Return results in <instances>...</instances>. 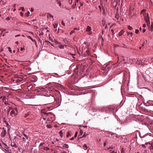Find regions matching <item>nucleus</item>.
Masks as SVG:
<instances>
[{
	"label": "nucleus",
	"instance_id": "1",
	"mask_svg": "<svg viewBox=\"0 0 153 153\" xmlns=\"http://www.w3.org/2000/svg\"><path fill=\"white\" fill-rule=\"evenodd\" d=\"M8 111L10 112V115L13 117L16 116L18 113V110L16 107L12 108V107H10Z\"/></svg>",
	"mask_w": 153,
	"mask_h": 153
},
{
	"label": "nucleus",
	"instance_id": "2",
	"mask_svg": "<svg viewBox=\"0 0 153 153\" xmlns=\"http://www.w3.org/2000/svg\"><path fill=\"white\" fill-rule=\"evenodd\" d=\"M45 143H41L40 144V145L39 146V149H40L42 151H43L44 150L46 151L49 150L50 149L48 147L43 146V145Z\"/></svg>",
	"mask_w": 153,
	"mask_h": 153
},
{
	"label": "nucleus",
	"instance_id": "3",
	"mask_svg": "<svg viewBox=\"0 0 153 153\" xmlns=\"http://www.w3.org/2000/svg\"><path fill=\"white\" fill-rule=\"evenodd\" d=\"M1 147L4 149L5 150L7 153H12V151L11 149H10V148L7 147L6 144H4Z\"/></svg>",
	"mask_w": 153,
	"mask_h": 153
},
{
	"label": "nucleus",
	"instance_id": "4",
	"mask_svg": "<svg viewBox=\"0 0 153 153\" xmlns=\"http://www.w3.org/2000/svg\"><path fill=\"white\" fill-rule=\"evenodd\" d=\"M145 20L146 21L147 25L148 26H150V22L149 17V13H146L144 16Z\"/></svg>",
	"mask_w": 153,
	"mask_h": 153
},
{
	"label": "nucleus",
	"instance_id": "5",
	"mask_svg": "<svg viewBox=\"0 0 153 153\" xmlns=\"http://www.w3.org/2000/svg\"><path fill=\"white\" fill-rule=\"evenodd\" d=\"M43 114L44 115H46L47 116L51 114V113L50 112H48L47 111H43L42 112Z\"/></svg>",
	"mask_w": 153,
	"mask_h": 153
},
{
	"label": "nucleus",
	"instance_id": "6",
	"mask_svg": "<svg viewBox=\"0 0 153 153\" xmlns=\"http://www.w3.org/2000/svg\"><path fill=\"white\" fill-rule=\"evenodd\" d=\"M125 32V31L124 30H122L119 33L118 35L119 36H121Z\"/></svg>",
	"mask_w": 153,
	"mask_h": 153
},
{
	"label": "nucleus",
	"instance_id": "7",
	"mask_svg": "<svg viewBox=\"0 0 153 153\" xmlns=\"http://www.w3.org/2000/svg\"><path fill=\"white\" fill-rule=\"evenodd\" d=\"M6 131L5 130H4V131L1 133V135L2 136L4 137L6 136Z\"/></svg>",
	"mask_w": 153,
	"mask_h": 153
},
{
	"label": "nucleus",
	"instance_id": "8",
	"mask_svg": "<svg viewBox=\"0 0 153 153\" xmlns=\"http://www.w3.org/2000/svg\"><path fill=\"white\" fill-rule=\"evenodd\" d=\"M148 144H149V145H151L150 147V149L153 150V142H152L151 143H149Z\"/></svg>",
	"mask_w": 153,
	"mask_h": 153
},
{
	"label": "nucleus",
	"instance_id": "9",
	"mask_svg": "<svg viewBox=\"0 0 153 153\" xmlns=\"http://www.w3.org/2000/svg\"><path fill=\"white\" fill-rule=\"evenodd\" d=\"M91 30V27L90 26H88L86 28V31L87 32H89Z\"/></svg>",
	"mask_w": 153,
	"mask_h": 153
},
{
	"label": "nucleus",
	"instance_id": "10",
	"mask_svg": "<svg viewBox=\"0 0 153 153\" xmlns=\"http://www.w3.org/2000/svg\"><path fill=\"white\" fill-rule=\"evenodd\" d=\"M23 80V79L22 78H19L18 79L16 80V82H20L22 81Z\"/></svg>",
	"mask_w": 153,
	"mask_h": 153
},
{
	"label": "nucleus",
	"instance_id": "11",
	"mask_svg": "<svg viewBox=\"0 0 153 153\" xmlns=\"http://www.w3.org/2000/svg\"><path fill=\"white\" fill-rule=\"evenodd\" d=\"M11 146L12 147H15L16 148L17 147V145L14 143H11Z\"/></svg>",
	"mask_w": 153,
	"mask_h": 153
},
{
	"label": "nucleus",
	"instance_id": "12",
	"mask_svg": "<svg viewBox=\"0 0 153 153\" xmlns=\"http://www.w3.org/2000/svg\"><path fill=\"white\" fill-rule=\"evenodd\" d=\"M71 136V133L70 132H68L67 134L66 135V137H69Z\"/></svg>",
	"mask_w": 153,
	"mask_h": 153
},
{
	"label": "nucleus",
	"instance_id": "13",
	"mask_svg": "<svg viewBox=\"0 0 153 153\" xmlns=\"http://www.w3.org/2000/svg\"><path fill=\"white\" fill-rule=\"evenodd\" d=\"M88 135V133H86V132H84V134L82 136V137H85Z\"/></svg>",
	"mask_w": 153,
	"mask_h": 153
},
{
	"label": "nucleus",
	"instance_id": "14",
	"mask_svg": "<svg viewBox=\"0 0 153 153\" xmlns=\"http://www.w3.org/2000/svg\"><path fill=\"white\" fill-rule=\"evenodd\" d=\"M27 37L29 39H30L33 42H35V41L34 39H33L32 38V37L30 36H27Z\"/></svg>",
	"mask_w": 153,
	"mask_h": 153
},
{
	"label": "nucleus",
	"instance_id": "15",
	"mask_svg": "<svg viewBox=\"0 0 153 153\" xmlns=\"http://www.w3.org/2000/svg\"><path fill=\"white\" fill-rule=\"evenodd\" d=\"M19 10H22V11H25V9L24 7H20L19 9Z\"/></svg>",
	"mask_w": 153,
	"mask_h": 153
},
{
	"label": "nucleus",
	"instance_id": "16",
	"mask_svg": "<svg viewBox=\"0 0 153 153\" xmlns=\"http://www.w3.org/2000/svg\"><path fill=\"white\" fill-rule=\"evenodd\" d=\"M59 47L60 49H64V46L63 45H60L59 46Z\"/></svg>",
	"mask_w": 153,
	"mask_h": 153
},
{
	"label": "nucleus",
	"instance_id": "17",
	"mask_svg": "<svg viewBox=\"0 0 153 153\" xmlns=\"http://www.w3.org/2000/svg\"><path fill=\"white\" fill-rule=\"evenodd\" d=\"M142 62V61H137V62H136V63L137 64L139 65V64H141Z\"/></svg>",
	"mask_w": 153,
	"mask_h": 153
},
{
	"label": "nucleus",
	"instance_id": "18",
	"mask_svg": "<svg viewBox=\"0 0 153 153\" xmlns=\"http://www.w3.org/2000/svg\"><path fill=\"white\" fill-rule=\"evenodd\" d=\"M64 147H65L66 148H68L69 147L68 145L67 144H65L63 146Z\"/></svg>",
	"mask_w": 153,
	"mask_h": 153
},
{
	"label": "nucleus",
	"instance_id": "19",
	"mask_svg": "<svg viewBox=\"0 0 153 153\" xmlns=\"http://www.w3.org/2000/svg\"><path fill=\"white\" fill-rule=\"evenodd\" d=\"M6 97L4 96L2 99L3 102H5V101H6Z\"/></svg>",
	"mask_w": 153,
	"mask_h": 153
},
{
	"label": "nucleus",
	"instance_id": "20",
	"mask_svg": "<svg viewBox=\"0 0 153 153\" xmlns=\"http://www.w3.org/2000/svg\"><path fill=\"white\" fill-rule=\"evenodd\" d=\"M23 134V135L25 137L26 139V140H28V136H27V135L26 134L24 133Z\"/></svg>",
	"mask_w": 153,
	"mask_h": 153
},
{
	"label": "nucleus",
	"instance_id": "21",
	"mask_svg": "<svg viewBox=\"0 0 153 153\" xmlns=\"http://www.w3.org/2000/svg\"><path fill=\"white\" fill-rule=\"evenodd\" d=\"M79 3H80V6H82L83 5V2H82L81 1V0H79Z\"/></svg>",
	"mask_w": 153,
	"mask_h": 153
},
{
	"label": "nucleus",
	"instance_id": "22",
	"mask_svg": "<svg viewBox=\"0 0 153 153\" xmlns=\"http://www.w3.org/2000/svg\"><path fill=\"white\" fill-rule=\"evenodd\" d=\"M83 147L84 148H85V150H86L87 148V146L85 144L84 145Z\"/></svg>",
	"mask_w": 153,
	"mask_h": 153
},
{
	"label": "nucleus",
	"instance_id": "23",
	"mask_svg": "<svg viewBox=\"0 0 153 153\" xmlns=\"http://www.w3.org/2000/svg\"><path fill=\"white\" fill-rule=\"evenodd\" d=\"M150 33L153 34V29L151 27L150 30Z\"/></svg>",
	"mask_w": 153,
	"mask_h": 153
},
{
	"label": "nucleus",
	"instance_id": "24",
	"mask_svg": "<svg viewBox=\"0 0 153 153\" xmlns=\"http://www.w3.org/2000/svg\"><path fill=\"white\" fill-rule=\"evenodd\" d=\"M30 12L28 11L26 14V16L27 17L28 16L30 15Z\"/></svg>",
	"mask_w": 153,
	"mask_h": 153
},
{
	"label": "nucleus",
	"instance_id": "25",
	"mask_svg": "<svg viewBox=\"0 0 153 153\" xmlns=\"http://www.w3.org/2000/svg\"><path fill=\"white\" fill-rule=\"evenodd\" d=\"M4 102V104L6 105H9V104L6 101H5V102Z\"/></svg>",
	"mask_w": 153,
	"mask_h": 153
},
{
	"label": "nucleus",
	"instance_id": "26",
	"mask_svg": "<svg viewBox=\"0 0 153 153\" xmlns=\"http://www.w3.org/2000/svg\"><path fill=\"white\" fill-rule=\"evenodd\" d=\"M128 28L130 30H133V28L130 26H128Z\"/></svg>",
	"mask_w": 153,
	"mask_h": 153
},
{
	"label": "nucleus",
	"instance_id": "27",
	"mask_svg": "<svg viewBox=\"0 0 153 153\" xmlns=\"http://www.w3.org/2000/svg\"><path fill=\"white\" fill-rule=\"evenodd\" d=\"M58 26V24H55L53 25V27L54 28H56Z\"/></svg>",
	"mask_w": 153,
	"mask_h": 153
},
{
	"label": "nucleus",
	"instance_id": "28",
	"mask_svg": "<svg viewBox=\"0 0 153 153\" xmlns=\"http://www.w3.org/2000/svg\"><path fill=\"white\" fill-rule=\"evenodd\" d=\"M63 41L65 42V43H67V42H68V41L67 40V39H64L63 40Z\"/></svg>",
	"mask_w": 153,
	"mask_h": 153
},
{
	"label": "nucleus",
	"instance_id": "29",
	"mask_svg": "<svg viewBox=\"0 0 153 153\" xmlns=\"http://www.w3.org/2000/svg\"><path fill=\"white\" fill-rule=\"evenodd\" d=\"M139 30L137 29H136L135 31V33L136 34H138L139 33Z\"/></svg>",
	"mask_w": 153,
	"mask_h": 153
},
{
	"label": "nucleus",
	"instance_id": "30",
	"mask_svg": "<svg viewBox=\"0 0 153 153\" xmlns=\"http://www.w3.org/2000/svg\"><path fill=\"white\" fill-rule=\"evenodd\" d=\"M46 126L48 128H51L52 127V126L51 125H47Z\"/></svg>",
	"mask_w": 153,
	"mask_h": 153
},
{
	"label": "nucleus",
	"instance_id": "31",
	"mask_svg": "<svg viewBox=\"0 0 153 153\" xmlns=\"http://www.w3.org/2000/svg\"><path fill=\"white\" fill-rule=\"evenodd\" d=\"M76 6V4H73L72 5V7L73 8V9H74L75 7Z\"/></svg>",
	"mask_w": 153,
	"mask_h": 153
},
{
	"label": "nucleus",
	"instance_id": "32",
	"mask_svg": "<svg viewBox=\"0 0 153 153\" xmlns=\"http://www.w3.org/2000/svg\"><path fill=\"white\" fill-rule=\"evenodd\" d=\"M8 48L9 49V50H8L9 51V52H10L11 53H12V50H11V49L10 48V47H8Z\"/></svg>",
	"mask_w": 153,
	"mask_h": 153
},
{
	"label": "nucleus",
	"instance_id": "33",
	"mask_svg": "<svg viewBox=\"0 0 153 153\" xmlns=\"http://www.w3.org/2000/svg\"><path fill=\"white\" fill-rule=\"evenodd\" d=\"M73 0H69V2L70 4H72L73 3Z\"/></svg>",
	"mask_w": 153,
	"mask_h": 153
},
{
	"label": "nucleus",
	"instance_id": "34",
	"mask_svg": "<svg viewBox=\"0 0 153 153\" xmlns=\"http://www.w3.org/2000/svg\"><path fill=\"white\" fill-rule=\"evenodd\" d=\"M75 4H77L76 3H78V2L79 1V0H75Z\"/></svg>",
	"mask_w": 153,
	"mask_h": 153
},
{
	"label": "nucleus",
	"instance_id": "35",
	"mask_svg": "<svg viewBox=\"0 0 153 153\" xmlns=\"http://www.w3.org/2000/svg\"><path fill=\"white\" fill-rule=\"evenodd\" d=\"M77 134H78V133L77 132H76L75 134V135H74V137H75L76 138L77 136Z\"/></svg>",
	"mask_w": 153,
	"mask_h": 153
},
{
	"label": "nucleus",
	"instance_id": "36",
	"mask_svg": "<svg viewBox=\"0 0 153 153\" xmlns=\"http://www.w3.org/2000/svg\"><path fill=\"white\" fill-rule=\"evenodd\" d=\"M44 34V33L42 32H41V33H40L39 34V36H42V35H43Z\"/></svg>",
	"mask_w": 153,
	"mask_h": 153
},
{
	"label": "nucleus",
	"instance_id": "37",
	"mask_svg": "<svg viewBox=\"0 0 153 153\" xmlns=\"http://www.w3.org/2000/svg\"><path fill=\"white\" fill-rule=\"evenodd\" d=\"M74 32V31L72 30L71 31V32H70V34L71 35H72V34Z\"/></svg>",
	"mask_w": 153,
	"mask_h": 153
},
{
	"label": "nucleus",
	"instance_id": "38",
	"mask_svg": "<svg viewBox=\"0 0 153 153\" xmlns=\"http://www.w3.org/2000/svg\"><path fill=\"white\" fill-rule=\"evenodd\" d=\"M23 141L25 142H26V141L27 140H26V138H25L24 137H23Z\"/></svg>",
	"mask_w": 153,
	"mask_h": 153
},
{
	"label": "nucleus",
	"instance_id": "39",
	"mask_svg": "<svg viewBox=\"0 0 153 153\" xmlns=\"http://www.w3.org/2000/svg\"><path fill=\"white\" fill-rule=\"evenodd\" d=\"M146 31V30L145 29H143L142 30V31L143 33H144Z\"/></svg>",
	"mask_w": 153,
	"mask_h": 153
},
{
	"label": "nucleus",
	"instance_id": "40",
	"mask_svg": "<svg viewBox=\"0 0 153 153\" xmlns=\"http://www.w3.org/2000/svg\"><path fill=\"white\" fill-rule=\"evenodd\" d=\"M61 23H62V25H63L64 26L65 25V24L63 21H62V22Z\"/></svg>",
	"mask_w": 153,
	"mask_h": 153
},
{
	"label": "nucleus",
	"instance_id": "41",
	"mask_svg": "<svg viewBox=\"0 0 153 153\" xmlns=\"http://www.w3.org/2000/svg\"><path fill=\"white\" fill-rule=\"evenodd\" d=\"M80 133L81 134V135H82L83 133V131L82 130H80Z\"/></svg>",
	"mask_w": 153,
	"mask_h": 153
},
{
	"label": "nucleus",
	"instance_id": "42",
	"mask_svg": "<svg viewBox=\"0 0 153 153\" xmlns=\"http://www.w3.org/2000/svg\"><path fill=\"white\" fill-rule=\"evenodd\" d=\"M25 48H21L20 50H21V51H22L23 50H25Z\"/></svg>",
	"mask_w": 153,
	"mask_h": 153
},
{
	"label": "nucleus",
	"instance_id": "43",
	"mask_svg": "<svg viewBox=\"0 0 153 153\" xmlns=\"http://www.w3.org/2000/svg\"><path fill=\"white\" fill-rule=\"evenodd\" d=\"M49 17H52V18L53 17V16L52 15H51V14H50L49 15Z\"/></svg>",
	"mask_w": 153,
	"mask_h": 153
},
{
	"label": "nucleus",
	"instance_id": "44",
	"mask_svg": "<svg viewBox=\"0 0 153 153\" xmlns=\"http://www.w3.org/2000/svg\"><path fill=\"white\" fill-rule=\"evenodd\" d=\"M146 11L145 10H143L141 12V13H142L143 12H145Z\"/></svg>",
	"mask_w": 153,
	"mask_h": 153
},
{
	"label": "nucleus",
	"instance_id": "45",
	"mask_svg": "<svg viewBox=\"0 0 153 153\" xmlns=\"http://www.w3.org/2000/svg\"><path fill=\"white\" fill-rule=\"evenodd\" d=\"M115 134L114 133H111V135L112 136V135H115Z\"/></svg>",
	"mask_w": 153,
	"mask_h": 153
},
{
	"label": "nucleus",
	"instance_id": "46",
	"mask_svg": "<svg viewBox=\"0 0 153 153\" xmlns=\"http://www.w3.org/2000/svg\"><path fill=\"white\" fill-rule=\"evenodd\" d=\"M58 4H59V5L60 6L61 5V2H59L58 3Z\"/></svg>",
	"mask_w": 153,
	"mask_h": 153
},
{
	"label": "nucleus",
	"instance_id": "47",
	"mask_svg": "<svg viewBox=\"0 0 153 153\" xmlns=\"http://www.w3.org/2000/svg\"><path fill=\"white\" fill-rule=\"evenodd\" d=\"M49 40L52 42L53 41V39L51 38H49Z\"/></svg>",
	"mask_w": 153,
	"mask_h": 153
},
{
	"label": "nucleus",
	"instance_id": "48",
	"mask_svg": "<svg viewBox=\"0 0 153 153\" xmlns=\"http://www.w3.org/2000/svg\"><path fill=\"white\" fill-rule=\"evenodd\" d=\"M99 8L100 9V11H101L102 10H101V6H99Z\"/></svg>",
	"mask_w": 153,
	"mask_h": 153
},
{
	"label": "nucleus",
	"instance_id": "49",
	"mask_svg": "<svg viewBox=\"0 0 153 153\" xmlns=\"http://www.w3.org/2000/svg\"><path fill=\"white\" fill-rule=\"evenodd\" d=\"M131 36H132L133 35V33L132 32L130 33V34Z\"/></svg>",
	"mask_w": 153,
	"mask_h": 153
},
{
	"label": "nucleus",
	"instance_id": "50",
	"mask_svg": "<svg viewBox=\"0 0 153 153\" xmlns=\"http://www.w3.org/2000/svg\"><path fill=\"white\" fill-rule=\"evenodd\" d=\"M112 149V147H108V150H110V149Z\"/></svg>",
	"mask_w": 153,
	"mask_h": 153
},
{
	"label": "nucleus",
	"instance_id": "51",
	"mask_svg": "<svg viewBox=\"0 0 153 153\" xmlns=\"http://www.w3.org/2000/svg\"><path fill=\"white\" fill-rule=\"evenodd\" d=\"M20 36V35L19 34H18V35H16L15 36V37H17L19 36Z\"/></svg>",
	"mask_w": 153,
	"mask_h": 153
},
{
	"label": "nucleus",
	"instance_id": "52",
	"mask_svg": "<svg viewBox=\"0 0 153 153\" xmlns=\"http://www.w3.org/2000/svg\"><path fill=\"white\" fill-rule=\"evenodd\" d=\"M20 14L21 16H22L23 15V13L22 12L20 13Z\"/></svg>",
	"mask_w": 153,
	"mask_h": 153
},
{
	"label": "nucleus",
	"instance_id": "53",
	"mask_svg": "<svg viewBox=\"0 0 153 153\" xmlns=\"http://www.w3.org/2000/svg\"><path fill=\"white\" fill-rule=\"evenodd\" d=\"M146 26V24H143V27H145Z\"/></svg>",
	"mask_w": 153,
	"mask_h": 153
},
{
	"label": "nucleus",
	"instance_id": "54",
	"mask_svg": "<svg viewBox=\"0 0 153 153\" xmlns=\"http://www.w3.org/2000/svg\"><path fill=\"white\" fill-rule=\"evenodd\" d=\"M55 42L56 43H58V44H60L61 43H60L58 42L57 41H55Z\"/></svg>",
	"mask_w": 153,
	"mask_h": 153
},
{
	"label": "nucleus",
	"instance_id": "55",
	"mask_svg": "<svg viewBox=\"0 0 153 153\" xmlns=\"http://www.w3.org/2000/svg\"><path fill=\"white\" fill-rule=\"evenodd\" d=\"M82 127L84 128H86L87 127L86 126H83Z\"/></svg>",
	"mask_w": 153,
	"mask_h": 153
},
{
	"label": "nucleus",
	"instance_id": "56",
	"mask_svg": "<svg viewBox=\"0 0 153 153\" xmlns=\"http://www.w3.org/2000/svg\"><path fill=\"white\" fill-rule=\"evenodd\" d=\"M74 138L73 137H72L70 139V140H74Z\"/></svg>",
	"mask_w": 153,
	"mask_h": 153
},
{
	"label": "nucleus",
	"instance_id": "57",
	"mask_svg": "<svg viewBox=\"0 0 153 153\" xmlns=\"http://www.w3.org/2000/svg\"><path fill=\"white\" fill-rule=\"evenodd\" d=\"M106 146V143H104V146Z\"/></svg>",
	"mask_w": 153,
	"mask_h": 153
},
{
	"label": "nucleus",
	"instance_id": "58",
	"mask_svg": "<svg viewBox=\"0 0 153 153\" xmlns=\"http://www.w3.org/2000/svg\"><path fill=\"white\" fill-rule=\"evenodd\" d=\"M43 120H46V119L45 117H43Z\"/></svg>",
	"mask_w": 153,
	"mask_h": 153
},
{
	"label": "nucleus",
	"instance_id": "59",
	"mask_svg": "<svg viewBox=\"0 0 153 153\" xmlns=\"http://www.w3.org/2000/svg\"><path fill=\"white\" fill-rule=\"evenodd\" d=\"M145 43H143L142 45V46L143 47L144 46Z\"/></svg>",
	"mask_w": 153,
	"mask_h": 153
},
{
	"label": "nucleus",
	"instance_id": "60",
	"mask_svg": "<svg viewBox=\"0 0 153 153\" xmlns=\"http://www.w3.org/2000/svg\"><path fill=\"white\" fill-rule=\"evenodd\" d=\"M151 28L153 29V24H151Z\"/></svg>",
	"mask_w": 153,
	"mask_h": 153
},
{
	"label": "nucleus",
	"instance_id": "61",
	"mask_svg": "<svg viewBox=\"0 0 153 153\" xmlns=\"http://www.w3.org/2000/svg\"><path fill=\"white\" fill-rule=\"evenodd\" d=\"M87 48L88 49V51L89 52L90 51V50H89V48H88V47H87Z\"/></svg>",
	"mask_w": 153,
	"mask_h": 153
},
{
	"label": "nucleus",
	"instance_id": "62",
	"mask_svg": "<svg viewBox=\"0 0 153 153\" xmlns=\"http://www.w3.org/2000/svg\"><path fill=\"white\" fill-rule=\"evenodd\" d=\"M142 147H145V146L144 145H142Z\"/></svg>",
	"mask_w": 153,
	"mask_h": 153
},
{
	"label": "nucleus",
	"instance_id": "63",
	"mask_svg": "<svg viewBox=\"0 0 153 153\" xmlns=\"http://www.w3.org/2000/svg\"><path fill=\"white\" fill-rule=\"evenodd\" d=\"M16 43L17 44H19V42L18 41H16Z\"/></svg>",
	"mask_w": 153,
	"mask_h": 153
},
{
	"label": "nucleus",
	"instance_id": "64",
	"mask_svg": "<svg viewBox=\"0 0 153 153\" xmlns=\"http://www.w3.org/2000/svg\"><path fill=\"white\" fill-rule=\"evenodd\" d=\"M33 10H34V9H33L32 8V9H31V11H33Z\"/></svg>",
	"mask_w": 153,
	"mask_h": 153
}]
</instances>
